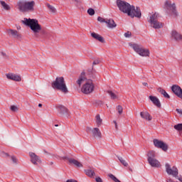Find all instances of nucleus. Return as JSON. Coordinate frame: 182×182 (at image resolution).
I'll return each mask as SVG.
<instances>
[{"instance_id":"f257e3e1","label":"nucleus","mask_w":182,"mask_h":182,"mask_svg":"<svg viewBox=\"0 0 182 182\" xmlns=\"http://www.w3.org/2000/svg\"><path fill=\"white\" fill-rule=\"evenodd\" d=\"M83 82H85V84L82 85V92L85 95L93 92L95 89L93 81L90 79L87 80L85 77V73H82V74H80L78 80H77V85L80 87Z\"/></svg>"},{"instance_id":"f03ea898","label":"nucleus","mask_w":182,"mask_h":182,"mask_svg":"<svg viewBox=\"0 0 182 182\" xmlns=\"http://www.w3.org/2000/svg\"><path fill=\"white\" fill-rule=\"evenodd\" d=\"M21 22L26 26L30 27L31 30L33 31L36 36L42 30L41 25L38 23V21L36 19L24 18Z\"/></svg>"},{"instance_id":"7ed1b4c3","label":"nucleus","mask_w":182,"mask_h":182,"mask_svg":"<svg viewBox=\"0 0 182 182\" xmlns=\"http://www.w3.org/2000/svg\"><path fill=\"white\" fill-rule=\"evenodd\" d=\"M129 46L141 57H149V50L138 43H129Z\"/></svg>"},{"instance_id":"20e7f679","label":"nucleus","mask_w":182,"mask_h":182,"mask_svg":"<svg viewBox=\"0 0 182 182\" xmlns=\"http://www.w3.org/2000/svg\"><path fill=\"white\" fill-rule=\"evenodd\" d=\"M35 1H18V10L21 12H33L34 11Z\"/></svg>"},{"instance_id":"39448f33","label":"nucleus","mask_w":182,"mask_h":182,"mask_svg":"<svg viewBox=\"0 0 182 182\" xmlns=\"http://www.w3.org/2000/svg\"><path fill=\"white\" fill-rule=\"evenodd\" d=\"M52 87L54 89H58L61 92H63L64 93L68 92V88L63 77H59L55 78V82L52 84Z\"/></svg>"},{"instance_id":"423d86ee","label":"nucleus","mask_w":182,"mask_h":182,"mask_svg":"<svg viewBox=\"0 0 182 182\" xmlns=\"http://www.w3.org/2000/svg\"><path fill=\"white\" fill-rule=\"evenodd\" d=\"M147 162L150 166L153 168H160L161 166V162L156 159V152L154 151H149L146 154Z\"/></svg>"},{"instance_id":"0eeeda50","label":"nucleus","mask_w":182,"mask_h":182,"mask_svg":"<svg viewBox=\"0 0 182 182\" xmlns=\"http://www.w3.org/2000/svg\"><path fill=\"white\" fill-rule=\"evenodd\" d=\"M158 13H154L150 14L149 23L153 27L154 29H161L164 27V23L158 21Z\"/></svg>"},{"instance_id":"6e6552de","label":"nucleus","mask_w":182,"mask_h":182,"mask_svg":"<svg viewBox=\"0 0 182 182\" xmlns=\"http://www.w3.org/2000/svg\"><path fill=\"white\" fill-rule=\"evenodd\" d=\"M116 4L119 8V10L124 14H126V12L130 11L132 7H134V6H132L130 4H128L127 1L122 0H117Z\"/></svg>"},{"instance_id":"1a4fd4ad","label":"nucleus","mask_w":182,"mask_h":182,"mask_svg":"<svg viewBox=\"0 0 182 182\" xmlns=\"http://www.w3.org/2000/svg\"><path fill=\"white\" fill-rule=\"evenodd\" d=\"M125 14H127L129 17H131L132 18L134 17L137 18H141V11L138 6L132 7V9H130V10H129Z\"/></svg>"},{"instance_id":"9d476101","label":"nucleus","mask_w":182,"mask_h":182,"mask_svg":"<svg viewBox=\"0 0 182 182\" xmlns=\"http://www.w3.org/2000/svg\"><path fill=\"white\" fill-rule=\"evenodd\" d=\"M164 9L171 11V15L177 16L176 6L175 3H173L170 0H167L164 3Z\"/></svg>"},{"instance_id":"9b49d317","label":"nucleus","mask_w":182,"mask_h":182,"mask_svg":"<svg viewBox=\"0 0 182 182\" xmlns=\"http://www.w3.org/2000/svg\"><path fill=\"white\" fill-rule=\"evenodd\" d=\"M165 171L168 176H173V178H177V176H178V169L176 166L171 167L169 164H165Z\"/></svg>"},{"instance_id":"f8f14e48","label":"nucleus","mask_w":182,"mask_h":182,"mask_svg":"<svg viewBox=\"0 0 182 182\" xmlns=\"http://www.w3.org/2000/svg\"><path fill=\"white\" fill-rule=\"evenodd\" d=\"M154 146L156 148H159L161 150H164V151H166L168 150V146L166 144H164L163 141H159L157 139H154L153 140Z\"/></svg>"},{"instance_id":"ddd939ff","label":"nucleus","mask_w":182,"mask_h":182,"mask_svg":"<svg viewBox=\"0 0 182 182\" xmlns=\"http://www.w3.org/2000/svg\"><path fill=\"white\" fill-rule=\"evenodd\" d=\"M57 109H58V115L59 117H68L69 116V113L68 112V109L62 105H58L57 107Z\"/></svg>"},{"instance_id":"4468645a","label":"nucleus","mask_w":182,"mask_h":182,"mask_svg":"<svg viewBox=\"0 0 182 182\" xmlns=\"http://www.w3.org/2000/svg\"><path fill=\"white\" fill-rule=\"evenodd\" d=\"M87 131H91V133L92 134V136L95 139H102V132H100L99 128H93L90 129V128L87 129Z\"/></svg>"},{"instance_id":"2eb2a0df","label":"nucleus","mask_w":182,"mask_h":182,"mask_svg":"<svg viewBox=\"0 0 182 182\" xmlns=\"http://www.w3.org/2000/svg\"><path fill=\"white\" fill-rule=\"evenodd\" d=\"M31 157V161L34 165H38V164H41V159H39L38 156L35 153L31 152L29 153Z\"/></svg>"},{"instance_id":"dca6fc26","label":"nucleus","mask_w":182,"mask_h":182,"mask_svg":"<svg viewBox=\"0 0 182 182\" xmlns=\"http://www.w3.org/2000/svg\"><path fill=\"white\" fill-rule=\"evenodd\" d=\"M171 38L174 39V41H176L177 42L182 41V35L176 30H173V31L171 32Z\"/></svg>"},{"instance_id":"f3484780","label":"nucleus","mask_w":182,"mask_h":182,"mask_svg":"<svg viewBox=\"0 0 182 182\" xmlns=\"http://www.w3.org/2000/svg\"><path fill=\"white\" fill-rule=\"evenodd\" d=\"M171 91H173V92L176 94V96L182 95V89L178 85H176L171 86Z\"/></svg>"},{"instance_id":"a211bd4d","label":"nucleus","mask_w":182,"mask_h":182,"mask_svg":"<svg viewBox=\"0 0 182 182\" xmlns=\"http://www.w3.org/2000/svg\"><path fill=\"white\" fill-rule=\"evenodd\" d=\"M7 79L10 80H14L16 82H21V77L20 75H16L15 74H6Z\"/></svg>"},{"instance_id":"6ab92c4d","label":"nucleus","mask_w":182,"mask_h":182,"mask_svg":"<svg viewBox=\"0 0 182 182\" xmlns=\"http://www.w3.org/2000/svg\"><path fill=\"white\" fill-rule=\"evenodd\" d=\"M150 101L152 102L154 105H155L156 107L160 108L161 107V102L160 100L157 98V97L154 96H149Z\"/></svg>"},{"instance_id":"aec40b11","label":"nucleus","mask_w":182,"mask_h":182,"mask_svg":"<svg viewBox=\"0 0 182 182\" xmlns=\"http://www.w3.org/2000/svg\"><path fill=\"white\" fill-rule=\"evenodd\" d=\"M91 36H92V38H94L95 39L100 41V43H105V40H104L103 37L102 36H100V34L92 32L91 33Z\"/></svg>"},{"instance_id":"412c9836","label":"nucleus","mask_w":182,"mask_h":182,"mask_svg":"<svg viewBox=\"0 0 182 182\" xmlns=\"http://www.w3.org/2000/svg\"><path fill=\"white\" fill-rule=\"evenodd\" d=\"M106 24L109 29L115 28L117 25L112 19H107Z\"/></svg>"},{"instance_id":"4be33fe9","label":"nucleus","mask_w":182,"mask_h":182,"mask_svg":"<svg viewBox=\"0 0 182 182\" xmlns=\"http://www.w3.org/2000/svg\"><path fill=\"white\" fill-rule=\"evenodd\" d=\"M140 116H141V117H142V119H146L149 122H151L152 119L151 114H149V113L148 112H141Z\"/></svg>"},{"instance_id":"5701e85b","label":"nucleus","mask_w":182,"mask_h":182,"mask_svg":"<svg viewBox=\"0 0 182 182\" xmlns=\"http://www.w3.org/2000/svg\"><path fill=\"white\" fill-rule=\"evenodd\" d=\"M68 163H70V164H74V166H75L78 168L82 167V164L76 159H68Z\"/></svg>"},{"instance_id":"b1692460","label":"nucleus","mask_w":182,"mask_h":182,"mask_svg":"<svg viewBox=\"0 0 182 182\" xmlns=\"http://www.w3.org/2000/svg\"><path fill=\"white\" fill-rule=\"evenodd\" d=\"M9 33L11 34L13 37L16 38H21V35L18 33L17 31L14 30V29H9Z\"/></svg>"},{"instance_id":"393cba45","label":"nucleus","mask_w":182,"mask_h":182,"mask_svg":"<svg viewBox=\"0 0 182 182\" xmlns=\"http://www.w3.org/2000/svg\"><path fill=\"white\" fill-rule=\"evenodd\" d=\"M158 92L161 93L165 98L170 99L169 95L166 92L165 90H163L161 88L158 89Z\"/></svg>"},{"instance_id":"a878e982","label":"nucleus","mask_w":182,"mask_h":182,"mask_svg":"<svg viewBox=\"0 0 182 182\" xmlns=\"http://www.w3.org/2000/svg\"><path fill=\"white\" fill-rule=\"evenodd\" d=\"M95 122L97 123V127H100L102 124V119L100 118V115L97 114L95 116Z\"/></svg>"},{"instance_id":"bb28decb","label":"nucleus","mask_w":182,"mask_h":182,"mask_svg":"<svg viewBox=\"0 0 182 182\" xmlns=\"http://www.w3.org/2000/svg\"><path fill=\"white\" fill-rule=\"evenodd\" d=\"M86 176H88L90 178H92L95 176V172L91 169L85 170Z\"/></svg>"},{"instance_id":"cd10ccee","label":"nucleus","mask_w":182,"mask_h":182,"mask_svg":"<svg viewBox=\"0 0 182 182\" xmlns=\"http://www.w3.org/2000/svg\"><path fill=\"white\" fill-rule=\"evenodd\" d=\"M1 5L4 10H7V11L11 10V7L7 4H6L5 1H1Z\"/></svg>"},{"instance_id":"c85d7f7f","label":"nucleus","mask_w":182,"mask_h":182,"mask_svg":"<svg viewBox=\"0 0 182 182\" xmlns=\"http://www.w3.org/2000/svg\"><path fill=\"white\" fill-rule=\"evenodd\" d=\"M109 178H110L111 180H112L114 182H121L116 176H114L112 173H109L108 175Z\"/></svg>"},{"instance_id":"c756f323","label":"nucleus","mask_w":182,"mask_h":182,"mask_svg":"<svg viewBox=\"0 0 182 182\" xmlns=\"http://www.w3.org/2000/svg\"><path fill=\"white\" fill-rule=\"evenodd\" d=\"M47 8H48L50 11H51L53 14L56 13V9L53 6H51L50 4H47Z\"/></svg>"},{"instance_id":"7c9ffc66","label":"nucleus","mask_w":182,"mask_h":182,"mask_svg":"<svg viewBox=\"0 0 182 182\" xmlns=\"http://www.w3.org/2000/svg\"><path fill=\"white\" fill-rule=\"evenodd\" d=\"M107 94L110 96V98L112 100L117 99V95H116L114 92H112L111 90L107 91Z\"/></svg>"},{"instance_id":"2f4dec72","label":"nucleus","mask_w":182,"mask_h":182,"mask_svg":"<svg viewBox=\"0 0 182 182\" xmlns=\"http://www.w3.org/2000/svg\"><path fill=\"white\" fill-rule=\"evenodd\" d=\"M118 159H119V162H121V164L122 165H124V166H128L127 162L123 158L118 157Z\"/></svg>"},{"instance_id":"473e14b6","label":"nucleus","mask_w":182,"mask_h":182,"mask_svg":"<svg viewBox=\"0 0 182 182\" xmlns=\"http://www.w3.org/2000/svg\"><path fill=\"white\" fill-rule=\"evenodd\" d=\"M116 109L119 115L123 114V107H122L121 105H118L117 106Z\"/></svg>"},{"instance_id":"72a5a7b5","label":"nucleus","mask_w":182,"mask_h":182,"mask_svg":"<svg viewBox=\"0 0 182 182\" xmlns=\"http://www.w3.org/2000/svg\"><path fill=\"white\" fill-rule=\"evenodd\" d=\"M174 129L178 132H182V124L174 125Z\"/></svg>"},{"instance_id":"f704fd0d","label":"nucleus","mask_w":182,"mask_h":182,"mask_svg":"<svg viewBox=\"0 0 182 182\" xmlns=\"http://www.w3.org/2000/svg\"><path fill=\"white\" fill-rule=\"evenodd\" d=\"M10 109H11L12 112H16L18 110V108L17 106L13 105L11 107H10Z\"/></svg>"},{"instance_id":"c9c22d12","label":"nucleus","mask_w":182,"mask_h":182,"mask_svg":"<svg viewBox=\"0 0 182 182\" xmlns=\"http://www.w3.org/2000/svg\"><path fill=\"white\" fill-rule=\"evenodd\" d=\"M87 13L90 16H93L95 15V11L93 9H89L87 11Z\"/></svg>"},{"instance_id":"e433bc0d","label":"nucleus","mask_w":182,"mask_h":182,"mask_svg":"<svg viewBox=\"0 0 182 182\" xmlns=\"http://www.w3.org/2000/svg\"><path fill=\"white\" fill-rule=\"evenodd\" d=\"M97 21H98V22H101V23L107 22V20L104 19L102 17H100V16L97 17Z\"/></svg>"},{"instance_id":"4c0bfd02","label":"nucleus","mask_w":182,"mask_h":182,"mask_svg":"<svg viewBox=\"0 0 182 182\" xmlns=\"http://www.w3.org/2000/svg\"><path fill=\"white\" fill-rule=\"evenodd\" d=\"M131 36V33L130 32H127L124 33V37L125 38H130Z\"/></svg>"},{"instance_id":"58836bf2","label":"nucleus","mask_w":182,"mask_h":182,"mask_svg":"<svg viewBox=\"0 0 182 182\" xmlns=\"http://www.w3.org/2000/svg\"><path fill=\"white\" fill-rule=\"evenodd\" d=\"M11 160H12L13 163L17 164V159H16L14 156L11 157Z\"/></svg>"},{"instance_id":"ea45409f","label":"nucleus","mask_w":182,"mask_h":182,"mask_svg":"<svg viewBox=\"0 0 182 182\" xmlns=\"http://www.w3.org/2000/svg\"><path fill=\"white\" fill-rule=\"evenodd\" d=\"M95 181H97V182H103L102 179L100 178V177L95 178Z\"/></svg>"},{"instance_id":"a19ab883","label":"nucleus","mask_w":182,"mask_h":182,"mask_svg":"<svg viewBox=\"0 0 182 182\" xmlns=\"http://www.w3.org/2000/svg\"><path fill=\"white\" fill-rule=\"evenodd\" d=\"M176 112L178 114L182 115V109H176Z\"/></svg>"},{"instance_id":"79ce46f5","label":"nucleus","mask_w":182,"mask_h":182,"mask_svg":"<svg viewBox=\"0 0 182 182\" xmlns=\"http://www.w3.org/2000/svg\"><path fill=\"white\" fill-rule=\"evenodd\" d=\"M99 63H100V61L98 60H95L94 63H92V65H98Z\"/></svg>"},{"instance_id":"37998d69","label":"nucleus","mask_w":182,"mask_h":182,"mask_svg":"<svg viewBox=\"0 0 182 182\" xmlns=\"http://www.w3.org/2000/svg\"><path fill=\"white\" fill-rule=\"evenodd\" d=\"M176 178L177 180H179L180 182H182V176L178 177V176H177V177Z\"/></svg>"},{"instance_id":"c03bdc74","label":"nucleus","mask_w":182,"mask_h":182,"mask_svg":"<svg viewBox=\"0 0 182 182\" xmlns=\"http://www.w3.org/2000/svg\"><path fill=\"white\" fill-rule=\"evenodd\" d=\"M67 182H78V181L75 180L70 179V180H68Z\"/></svg>"},{"instance_id":"a18cd8bd","label":"nucleus","mask_w":182,"mask_h":182,"mask_svg":"<svg viewBox=\"0 0 182 182\" xmlns=\"http://www.w3.org/2000/svg\"><path fill=\"white\" fill-rule=\"evenodd\" d=\"M114 124H115V128L117 129L118 127H117V122H116V121H114Z\"/></svg>"},{"instance_id":"49530a36","label":"nucleus","mask_w":182,"mask_h":182,"mask_svg":"<svg viewBox=\"0 0 182 182\" xmlns=\"http://www.w3.org/2000/svg\"><path fill=\"white\" fill-rule=\"evenodd\" d=\"M143 85L145 86V87H147L148 86V83L147 82H143Z\"/></svg>"},{"instance_id":"de8ad7c7","label":"nucleus","mask_w":182,"mask_h":182,"mask_svg":"<svg viewBox=\"0 0 182 182\" xmlns=\"http://www.w3.org/2000/svg\"><path fill=\"white\" fill-rule=\"evenodd\" d=\"M177 97H179L180 99H182V95H178Z\"/></svg>"},{"instance_id":"09e8293b","label":"nucleus","mask_w":182,"mask_h":182,"mask_svg":"<svg viewBox=\"0 0 182 182\" xmlns=\"http://www.w3.org/2000/svg\"><path fill=\"white\" fill-rule=\"evenodd\" d=\"M38 107H42V104H39V105H38Z\"/></svg>"},{"instance_id":"8fccbe9b","label":"nucleus","mask_w":182,"mask_h":182,"mask_svg":"<svg viewBox=\"0 0 182 182\" xmlns=\"http://www.w3.org/2000/svg\"><path fill=\"white\" fill-rule=\"evenodd\" d=\"M167 182H172V180L168 179Z\"/></svg>"},{"instance_id":"3c124183","label":"nucleus","mask_w":182,"mask_h":182,"mask_svg":"<svg viewBox=\"0 0 182 182\" xmlns=\"http://www.w3.org/2000/svg\"><path fill=\"white\" fill-rule=\"evenodd\" d=\"M17 29L20 30L21 29V26L17 27Z\"/></svg>"},{"instance_id":"603ef678","label":"nucleus","mask_w":182,"mask_h":182,"mask_svg":"<svg viewBox=\"0 0 182 182\" xmlns=\"http://www.w3.org/2000/svg\"><path fill=\"white\" fill-rule=\"evenodd\" d=\"M74 1H75V2H77V3H78L79 1H78V0H74Z\"/></svg>"},{"instance_id":"864d4df0","label":"nucleus","mask_w":182,"mask_h":182,"mask_svg":"<svg viewBox=\"0 0 182 182\" xmlns=\"http://www.w3.org/2000/svg\"><path fill=\"white\" fill-rule=\"evenodd\" d=\"M55 127H58V125H55Z\"/></svg>"}]
</instances>
